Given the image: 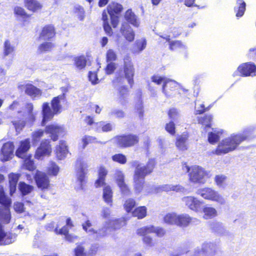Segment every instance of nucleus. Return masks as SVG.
Segmentation results:
<instances>
[{"mask_svg": "<svg viewBox=\"0 0 256 256\" xmlns=\"http://www.w3.org/2000/svg\"><path fill=\"white\" fill-rule=\"evenodd\" d=\"M124 77L127 80L128 83L130 86H132L134 84L133 78L134 74V68L132 62L131 61L130 58L128 56H126L124 59Z\"/></svg>", "mask_w": 256, "mask_h": 256, "instance_id": "nucleus-13", "label": "nucleus"}, {"mask_svg": "<svg viewBox=\"0 0 256 256\" xmlns=\"http://www.w3.org/2000/svg\"><path fill=\"white\" fill-rule=\"evenodd\" d=\"M196 194L206 200L215 202L220 204H224L226 202L224 198L218 192L210 188L199 189Z\"/></svg>", "mask_w": 256, "mask_h": 256, "instance_id": "nucleus-8", "label": "nucleus"}, {"mask_svg": "<svg viewBox=\"0 0 256 256\" xmlns=\"http://www.w3.org/2000/svg\"><path fill=\"white\" fill-rule=\"evenodd\" d=\"M103 189V198L104 201L108 204L112 202V192L110 186L104 184Z\"/></svg>", "mask_w": 256, "mask_h": 256, "instance_id": "nucleus-44", "label": "nucleus"}, {"mask_svg": "<svg viewBox=\"0 0 256 256\" xmlns=\"http://www.w3.org/2000/svg\"><path fill=\"white\" fill-rule=\"evenodd\" d=\"M216 246L211 242H204L201 248H197L194 252L196 256H214L216 252Z\"/></svg>", "mask_w": 256, "mask_h": 256, "instance_id": "nucleus-15", "label": "nucleus"}, {"mask_svg": "<svg viewBox=\"0 0 256 256\" xmlns=\"http://www.w3.org/2000/svg\"><path fill=\"white\" fill-rule=\"evenodd\" d=\"M160 37L166 40L169 42L170 49L172 50H178L180 52L185 51L186 48V46L180 40L170 41L169 36H160Z\"/></svg>", "mask_w": 256, "mask_h": 256, "instance_id": "nucleus-23", "label": "nucleus"}, {"mask_svg": "<svg viewBox=\"0 0 256 256\" xmlns=\"http://www.w3.org/2000/svg\"><path fill=\"white\" fill-rule=\"evenodd\" d=\"M142 94L140 92L138 96L137 97V102L135 104V108L138 112L139 116L142 117L144 114L143 110V102L141 98Z\"/></svg>", "mask_w": 256, "mask_h": 256, "instance_id": "nucleus-53", "label": "nucleus"}, {"mask_svg": "<svg viewBox=\"0 0 256 256\" xmlns=\"http://www.w3.org/2000/svg\"><path fill=\"white\" fill-rule=\"evenodd\" d=\"M106 58L107 62H112L116 60L117 56L114 50L109 49L106 53Z\"/></svg>", "mask_w": 256, "mask_h": 256, "instance_id": "nucleus-62", "label": "nucleus"}, {"mask_svg": "<svg viewBox=\"0 0 256 256\" xmlns=\"http://www.w3.org/2000/svg\"><path fill=\"white\" fill-rule=\"evenodd\" d=\"M146 208L145 206H139L134 210L132 215L138 217L139 219H142L146 216Z\"/></svg>", "mask_w": 256, "mask_h": 256, "instance_id": "nucleus-49", "label": "nucleus"}, {"mask_svg": "<svg viewBox=\"0 0 256 256\" xmlns=\"http://www.w3.org/2000/svg\"><path fill=\"white\" fill-rule=\"evenodd\" d=\"M178 214L175 212L166 214L164 217V221L166 224L171 225H176Z\"/></svg>", "mask_w": 256, "mask_h": 256, "instance_id": "nucleus-43", "label": "nucleus"}, {"mask_svg": "<svg viewBox=\"0 0 256 256\" xmlns=\"http://www.w3.org/2000/svg\"><path fill=\"white\" fill-rule=\"evenodd\" d=\"M82 142L84 148L88 144L96 142V138L94 136H85L82 138Z\"/></svg>", "mask_w": 256, "mask_h": 256, "instance_id": "nucleus-58", "label": "nucleus"}, {"mask_svg": "<svg viewBox=\"0 0 256 256\" xmlns=\"http://www.w3.org/2000/svg\"><path fill=\"white\" fill-rule=\"evenodd\" d=\"M114 127L113 124L104 121L96 122L94 124L96 130L98 132L101 131L103 132H110L112 130Z\"/></svg>", "mask_w": 256, "mask_h": 256, "instance_id": "nucleus-34", "label": "nucleus"}, {"mask_svg": "<svg viewBox=\"0 0 256 256\" xmlns=\"http://www.w3.org/2000/svg\"><path fill=\"white\" fill-rule=\"evenodd\" d=\"M192 220V218L188 214H178L176 226L186 227L190 224Z\"/></svg>", "mask_w": 256, "mask_h": 256, "instance_id": "nucleus-36", "label": "nucleus"}, {"mask_svg": "<svg viewBox=\"0 0 256 256\" xmlns=\"http://www.w3.org/2000/svg\"><path fill=\"white\" fill-rule=\"evenodd\" d=\"M256 74V66L252 62H246L240 64L234 72V76H254Z\"/></svg>", "mask_w": 256, "mask_h": 256, "instance_id": "nucleus-10", "label": "nucleus"}, {"mask_svg": "<svg viewBox=\"0 0 256 256\" xmlns=\"http://www.w3.org/2000/svg\"><path fill=\"white\" fill-rule=\"evenodd\" d=\"M226 176L223 174L216 175L214 178V180L219 187H224L226 184Z\"/></svg>", "mask_w": 256, "mask_h": 256, "instance_id": "nucleus-57", "label": "nucleus"}, {"mask_svg": "<svg viewBox=\"0 0 256 256\" xmlns=\"http://www.w3.org/2000/svg\"><path fill=\"white\" fill-rule=\"evenodd\" d=\"M30 140L28 138L22 140L20 143V146L16 151V156L19 158H22L25 153L30 148Z\"/></svg>", "mask_w": 256, "mask_h": 256, "instance_id": "nucleus-32", "label": "nucleus"}, {"mask_svg": "<svg viewBox=\"0 0 256 256\" xmlns=\"http://www.w3.org/2000/svg\"><path fill=\"white\" fill-rule=\"evenodd\" d=\"M19 189L22 195H26L32 192L34 187L30 185L27 184L24 182H20L18 186Z\"/></svg>", "mask_w": 256, "mask_h": 256, "instance_id": "nucleus-52", "label": "nucleus"}, {"mask_svg": "<svg viewBox=\"0 0 256 256\" xmlns=\"http://www.w3.org/2000/svg\"><path fill=\"white\" fill-rule=\"evenodd\" d=\"M75 12L80 20H83L85 17L84 9L80 6H78L75 7Z\"/></svg>", "mask_w": 256, "mask_h": 256, "instance_id": "nucleus-60", "label": "nucleus"}, {"mask_svg": "<svg viewBox=\"0 0 256 256\" xmlns=\"http://www.w3.org/2000/svg\"><path fill=\"white\" fill-rule=\"evenodd\" d=\"M254 130L252 127L248 128L242 133L232 134L219 142L214 154L221 155L232 152L244 140L250 136Z\"/></svg>", "mask_w": 256, "mask_h": 256, "instance_id": "nucleus-1", "label": "nucleus"}, {"mask_svg": "<svg viewBox=\"0 0 256 256\" xmlns=\"http://www.w3.org/2000/svg\"><path fill=\"white\" fill-rule=\"evenodd\" d=\"M124 18L128 22L136 28H138L140 25V19L132 10H128L126 12Z\"/></svg>", "mask_w": 256, "mask_h": 256, "instance_id": "nucleus-29", "label": "nucleus"}, {"mask_svg": "<svg viewBox=\"0 0 256 256\" xmlns=\"http://www.w3.org/2000/svg\"><path fill=\"white\" fill-rule=\"evenodd\" d=\"M116 143L122 148L130 147L138 142V136L134 134L118 136L114 138Z\"/></svg>", "mask_w": 256, "mask_h": 256, "instance_id": "nucleus-11", "label": "nucleus"}, {"mask_svg": "<svg viewBox=\"0 0 256 256\" xmlns=\"http://www.w3.org/2000/svg\"><path fill=\"white\" fill-rule=\"evenodd\" d=\"M148 234H146L144 235L138 234L140 236H142V240L148 246H154V242L152 238L148 236Z\"/></svg>", "mask_w": 256, "mask_h": 256, "instance_id": "nucleus-64", "label": "nucleus"}, {"mask_svg": "<svg viewBox=\"0 0 256 256\" xmlns=\"http://www.w3.org/2000/svg\"><path fill=\"white\" fill-rule=\"evenodd\" d=\"M24 167L30 171L33 170L35 169V166L33 160L29 158H26L24 160Z\"/></svg>", "mask_w": 256, "mask_h": 256, "instance_id": "nucleus-61", "label": "nucleus"}, {"mask_svg": "<svg viewBox=\"0 0 256 256\" xmlns=\"http://www.w3.org/2000/svg\"><path fill=\"white\" fill-rule=\"evenodd\" d=\"M26 108L28 112V116L21 114V112H18L19 116H22L21 120H14L12 121L13 124L16 130L18 132H20L24 128L26 121L32 122L35 120V114L32 112L34 108L33 104L32 103H28L26 105Z\"/></svg>", "mask_w": 256, "mask_h": 256, "instance_id": "nucleus-7", "label": "nucleus"}, {"mask_svg": "<svg viewBox=\"0 0 256 256\" xmlns=\"http://www.w3.org/2000/svg\"><path fill=\"white\" fill-rule=\"evenodd\" d=\"M102 19L104 22L103 26L106 33L109 36H111L113 33L111 26L108 23V16L106 12L104 10L102 14Z\"/></svg>", "mask_w": 256, "mask_h": 256, "instance_id": "nucleus-42", "label": "nucleus"}, {"mask_svg": "<svg viewBox=\"0 0 256 256\" xmlns=\"http://www.w3.org/2000/svg\"><path fill=\"white\" fill-rule=\"evenodd\" d=\"M14 51V46L10 43L9 40H6L4 44V54L8 56L12 54Z\"/></svg>", "mask_w": 256, "mask_h": 256, "instance_id": "nucleus-51", "label": "nucleus"}, {"mask_svg": "<svg viewBox=\"0 0 256 256\" xmlns=\"http://www.w3.org/2000/svg\"><path fill=\"white\" fill-rule=\"evenodd\" d=\"M55 31L53 26H44L40 34V38L42 40H49L54 37Z\"/></svg>", "mask_w": 256, "mask_h": 256, "instance_id": "nucleus-30", "label": "nucleus"}, {"mask_svg": "<svg viewBox=\"0 0 256 256\" xmlns=\"http://www.w3.org/2000/svg\"><path fill=\"white\" fill-rule=\"evenodd\" d=\"M125 224L126 221L124 218L110 220L108 222H106L101 228L96 231L91 228L92 224L89 220H88L82 224V228L88 233L96 234L97 237H101L106 236L111 231V230L120 228Z\"/></svg>", "mask_w": 256, "mask_h": 256, "instance_id": "nucleus-4", "label": "nucleus"}, {"mask_svg": "<svg viewBox=\"0 0 256 256\" xmlns=\"http://www.w3.org/2000/svg\"><path fill=\"white\" fill-rule=\"evenodd\" d=\"M54 47V44L51 42H45L39 46L38 50L40 52L50 50Z\"/></svg>", "mask_w": 256, "mask_h": 256, "instance_id": "nucleus-54", "label": "nucleus"}, {"mask_svg": "<svg viewBox=\"0 0 256 256\" xmlns=\"http://www.w3.org/2000/svg\"><path fill=\"white\" fill-rule=\"evenodd\" d=\"M107 12L109 15L119 16L123 10L122 6L116 2H112L107 6Z\"/></svg>", "mask_w": 256, "mask_h": 256, "instance_id": "nucleus-31", "label": "nucleus"}, {"mask_svg": "<svg viewBox=\"0 0 256 256\" xmlns=\"http://www.w3.org/2000/svg\"><path fill=\"white\" fill-rule=\"evenodd\" d=\"M187 139L188 137L186 135H182L177 138L176 145L178 150H187L188 146L186 144Z\"/></svg>", "mask_w": 256, "mask_h": 256, "instance_id": "nucleus-45", "label": "nucleus"}, {"mask_svg": "<svg viewBox=\"0 0 256 256\" xmlns=\"http://www.w3.org/2000/svg\"><path fill=\"white\" fill-rule=\"evenodd\" d=\"M68 146L65 141L60 140L59 144L56 147L55 153L58 159H64L68 154Z\"/></svg>", "mask_w": 256, "mask_h": 256, "instance_id": "nucleus-26", "label": "nucleus"}, {"mask_svg": "<svg viewBox=\"0 0 256 256\" xmlns=\"http://www.w3.org/2000/svg\"><path fill=\"white\" fill-rule=\"evenodd\" d=\"M4 176L0 174V184L4 180ZM11 204L10 198L6 197L3 187L0 184V220L4 223L8 224L10 220V214L9 206Z\"/></svg>", "mask_w": 256, "mask_h": 256, "instance_id": "nucleus-5", "label": "nucleus"}, {"mask_svg": "<svg viewBox=\"0 0 256 256\" xmlns=\"http://www.w3.org/2000/svg\"><path fill=\"white\" fill-rule=\"evenodd\" d=\"M223 133V130L220 128H212L208 133V141L211 144H214L219 140Z\"/></svg>", "mask_w": 256, "mask_h": 256, "instance_id": "nucleus-33", "label": "nucleus"}, {"mask_svg": "<svg viewBox=\"0 0 256 256\" xmlns=\"http://www.w3.org/2000/svg\"><path fill=\"white\" fill-rule=\"evenodd\" d=\"M152 233L156 234L158 236H162L165 234V230L162 228L153 226H144L138 228L136 230L137 234L144 235Z\"/></svg>", "mask_w": 256, "mask_h": 256, "instance_id": "nucleus-20", "label": "nucleus"}, {"mask_svg": "<svg viewBox=\"0 0 256 256\" xmlns=\"http://www.w3.org/2000/svg\"><path fill=\"white\" fill-rule=\"evenodd\" d=\"M170 190L176 191V192H182L184 194H187L186 190L180 184H164L156 188V192L161 191L169 192Z\"/></svg>", "mask_w": 256, "mask_h": 256, "instance_id": "nucleus-27", "label": "nucleus"}, {"mask_svg": "<svg viewBox=\"0 0 256 256\" xmlns=\"http://www.w3.org/2000/svg\"><path fill=\"white\" fill-rule=\"evenodd\" d=\"M74 65L77 69L82 70L86 66V60L84 56H77L74 58Z\"/></svg>", "mask_w": 256, "mask_h": 256, "instance_id": "nucleus-48", "label": "nucleus"}, {"mask_svg": "<svg viewBox=\"0 0 256 256\" xmlns=\"http://www.w3.org/2000/svg\"><path fill=\"white\" fill-rule=\"evenodd\" d=\"M188 176L190 182L199 184L206 183L207 180L210 176V172L198 166H192L191 171L190 172Z\"/></svg>", "mask_w": 256, "mask_h": 256, "instance_id": "nucleus-6", "label": "nucleus"}, {"mask_svg": "<svg viewBox=\"0 0 256 256\" xmlns=\"http://www.w3.org/2000/svg\"><path fill=\"white\" fill-rule=\"evenodd\" d=\"M73 226V224L71 219L68 218L66 221V226H63L61 229L58 230L57 228H56L55 231L56 233L65 236V239L70 242H74L78 239V236H74L68 233V229L72 228Z\"/></svg>", "mask_w": 256, "mask_h": 256, "instance_id": "nucleus-18", "label": "nucleus"}, {"mask_svg": "<svg viewBox=\"0 0 256 256\" xmlns=\"http://www.w3.org/2000/svg\"><path fill=\"white\" fill-rule=\"evenodd\" d=\"M60 172V167L54 162H50L47 167V172L50 176H56Z\"/></svg>", "mask_w": 256, "mask_h": 256, "instance_id": "nucleus-46", "label": "nucleus"}, {"mask_svg": "<svg viewBox=\"0 0 256 256\" xmlns=\"http://www.w3.org/2000/svg\"><path fill=\"white\" fill-rule=\"evenodd\" d=\"M120 32L122 35L126 38L128 42H132L134 38V32L133 29L127 22H123L122 24Z\"/></svg>", "mask_w": 256, "mask_h": 256, "instance_id": "nucleus-24", "label": "nucleus"}, {"mask_svg": "<svg viewBox=\"0 0 256 256\" xmlns=\"http://www.w3.org/2000/svg\"><path fill=\"white\" fill-rule=\"evenodd\" d=\"M35 180L38 188L42 190L48 188L50 181L47 176L41 172H37L35 175Z\"/></svg>", "mask_w": 256, "mask_h": 256, "instance_id": "nucleus-22", "label": "nucleus"}, {"mask_svg": "<svg viewBox=\"0 0 256 256\" xmlns=\"http://www.w3.org/2000/svg\"><path fill=\"white\" fill-rule=\"evenodd\" d=\"M238 6L235 7L236 16L241 17L243 16L246 10V3L242 0H237Z\"/></svg>", "mask_w": 256, "mask_h": 256, "instance_id": "nucleus-47", "label": "nucleus"}, {"mask_svg": "<svg viewBox=\"0 0 256 256\" xmlns=\"http://www.w3.org/2000/svg\"><path fill=\"white\" fill-rule=\"evenodd\" d=\"M108 171L105 168L100 166L98 170V178L95 182L96 188L103 186L104 184V178L107 174Z\"/></svg>", "mask_w": 256, "mask_h": 256, "instance_id": "nucleus-39", "label": "nucleus"}, {"mask_svg": "<svg viewBox=\"0 0 256 256\" xmlns=\"http://www.w3.org/2000/svg\"><path fill=\"white\" fill-rule=\"evenodd\" d=\"M210 228L212 231L220 234H225L226 232V228L219 222H213L210 224Z\"/></svg>", "mask_w": 256, "mask_h": 256, "instance_id": "nucleus-37", "label": "nucleus"}, {"mask_svg": "<svg viewBox=\"0 0 256 256\" xmlns=\"http://www.w3.org/2000/svg\"><path fill=\"white\" fill-rule=\"evenodd\" d=\"M132 165L135 168L134 176L135 190L140 193L143 188L145 176L151 173L154 168L155 160L154 159L149 160L146 166L135 160L132 162Z\"/></svg>", "mask_w": 256, "mask_h": 256, "instance_id": "nucleus-2", "label": "nucleus"}, {"mask_svg": "<svg viewBox=\"0 0 256 256\" xmlns=\"http://www.w3.org/2000/svg\"><path fill=\"white\" fill-rule=\"evenodd\" d=\"M151 80L152 82L158 85L162 84V92L165 96L171 94V92L168 90V87L174 88L178 86L177 82L176 81L168 79L158 74L152 76Z\"/></svg>", "mask_w": 256, "mask_h": 256, "instance_id": "nucleus-9", "label": "nucleus"}, {"mask_svg": "<svg viewBox=\"0 0 256 256\" xmlns=\"http://www.w3.org/2000/svg\"><path fill=\"white\" fill-rule=\"evenodd\" d=\"M212 116L211 114H206L204 116L198 118V123L200 124L204 128L211 126Z\"/></svg>", "mask_w": 256, "mask_h": 256, "instance_id": "nucleus-40", "label": "nucleus"}, {"mask_svg": "<svg viewBox=\"0 0 256 256\" xmlns=\"http://www.w3.org/2000/svg\"><path fill=\"white\" fill-rule=\"evenodd\" d=\"M16 235L15 234L6 232L0 224V245L10 244L16 240Z\"/></svg>", "mask_w": 256, "mask_h": 256, "instance_id": "nucleus-21", "label": "nucleus"}, {"mask_svg": "<svg viewBox=\"0 0 256 256\" xmlns=\"http://www.w3.org/2000/svg\"><path fill=\"white\" fill-rule=\"evenodd\" d=\"M66 103L64 94L53 98L51 102V108L48 103L44 102L42 105V124L44 126L52 118L54 114H60L62 110V105Z\"/></svg>", "mask_w": 256, "mask_h": 256, "instance_id": "nucleus-3", "label": "nucleus"}, {"mask_svg": "<svg viewBox=\"0 0 256 256\" xmlns=\"http://www.w3.org/2000/svg\"><path fill=\"white\" fill-rule=\"evenodd\" d=\"M19 87L21 89H22L23 87L25 90L26 94L30 96L32 98L38 97L42 94L41 91L40 89L31 84H27L25 85H20Z\"/></svg>", "mask_w": 256, "mask_h": 256, "instance_id": "nucleus-28", "label": "nucleus"}, {"mask_svg": "<svg viewBox=\"0 0 256 256\" xmlns=\"http://www.w3.org/2000/svg\"><path fill=\"white\" fill-rule=\"evenodd\" d=\"M45 131L47 134H49L51 140L53 141L57 140L58 136L64 132V128L57 124H52L46 126Z\"/></svg>", "mask_w": 256, "mask_h": 256, "instance_id": "nucleus-17", "label": "nucleus"}, {"mask_svg": "<svg viewBox=\"0 0 256 256\" xmlns=\"http://www.w3.org/2000/svg\"><path fill=\"white\" fill-rule=\"evenodd\" d=\"M18 178L19 175L18 174L12 173L8 175L10 192L11 196H12L16 192Z\"/></svg>", "mask_w": 256, "mask_h": 256, "instance_id": "nucleus-35", "label": "nucleus"}, {"mask_svg": "<svg viewBox=\"0 0 256 256\" xmlns=\"http://www.w3.org/2000/svg\"><path fill=\"white\" fill-rule=\"evenodd\" d=\"M50 142L48 140H42L40 146L36 150L34 158L38 160H42L45 156H48L52 152Z\"/></svg>", "mask_w": 256, "mask_h": 256, "instance_id": "nucleus-12", "label": "nucleus"}, {"mask_svg": "<svg viewBox=\"0 0 256 256\" xmlns=\"http://www.w3.org/2000/svg\"><path fill=\"white\" fill-rule=\"evenodd\" d=\"M202 212L204 214L203 218L206 220L214 218L218 214V212L216 208L208 206H204L202 208Z\"/></svg>", "mask_w": 256, "mask_h": 256, "instance_id": "nucleus-38", "label": "nucleus"}, {"mask_svg": "<svg viewBox=\"0 0 256 256\" xmlns=\"http://www.w3.org/2000/svg\"><path fill=\"white\" fill-rule=\"evenodd\" d=\"M112 158L114 162L122 164H126L127 160L126 156L122 154H116L112 156Z\"/></svg>", "mask_w": 256, "mask_h": 256, "instance_id": "nucleus-56", "label": "nucleus"}, {"mask_svg": "<svg viewBox=\"0 0 256 256\" xmlns=\"http://www.w3.org/2000/svg\"><path fill=\"white\" fill-rule=\"evenodd\" d=\"M118 90V102L122 106H125L128 103L129 94L126 86H121L117 88Z\"/></svg>", "mask_w": 256, "mask_h": 256, "instance_id": "nucleus-25", "label": "nucleus"}, {"mask_svg": "<svg viewBox=\"0 0 256 256\" xmlns=\"http://www.w3.org/2000/svg\"><path fill=\"white\" fill-rule=\"evenodd\" d=\"M146 46V40L144 38H142L136 42V46L139 52L144 50Z\"/></svg>", "mask_w": 256, "mask_h": 256, "instance_id": "nucleus-63", "label": "nucleus"}, {"mask_svg": "<svg viewBox=\"0 0 256 256\" xmlns=\"http://www.w3.org/2000/svg\"><path fill=\"white\" fill-rule=\"evenodd\" d=\"M182 202L190 210L196 212H200L202 209L203 201L192 196H186L182 198Z\"/></svg>", "mask_w": 256, "mask_h": 256, "instance_id": "nucleus-16", "label": "nucleus"}, {"mask_svg": "<svg viewBox=\"0 0 256 256\" xmlns=\"http://www.w3.org/2000/svg\"><path fill=\"white\" fill-rule=\"evenodd\" d=\"M206 110L204 106L200 100H196L195 102V114H202Z\"/></svg>", "mask_w": 256, "mask_h": 256, "instance_id": "nucleus-55", "label": "nucleus"}, {"mask_svg": "<svg viewBox=\"0 0 256 256\" xmlns=\"http://www.w3.org/2000/svg\"><path fill=\"white\" fill-rule=\"evenodd\" d=\"M24 3L27 8L32 12H36L42 8V5L37 0H24Z\"/></svg>", "mask_w": 256, "mask_h": 256, "instance_id": "nucleus-41", "label": "nucleus"}, {"mask_svg": "<svg viewBox=\"0 0 256 256\" xmlns=\"http://www.w3.org/2000/svg\"><path fill=\"white\" fill-rule=\"evenodd\" d=\"M14 145L12 142L5 143L2 148L0 160L4 162L10 160L14 156Z\"/></svg>", "mask_w": 256, "mask_h": 256, "instance_id": "nucleus-19", "label": "nucleus"}, {"mask_svg": "<svg viewBox=\"0 0 256 256\" xmlns=\"http://www.w3.org/2000/svg\"><path fill=\"white\" fill-rule=\"evenodd\" d=\"M44 130H38L34 131L32 134V142L33 145H36L40 142L41 138L44 136Z\"/></svg>", "mask_w": 256, "mask_h": 256, "instance_id": "nucleus-50", "label": "nucleus"}, {"mask_svg": "<svg viewBox=\"0 0 256 256\" xmlns=\"http://www.w3.org/2000/svg\"><path fill=\"white\" fill-rule=\"evenodd\" d=\"M88 165L84 161H80L79 168L77 172V181L76 188L78 190H82L86 181V174L87 172Z\"/></svg>", "mask_w": 256, "mask_h": 256, "instance_id": "nucleus-14", "label": "nucleus"}, {"mask_svg": "<svg viewBox=\"0 0 256 256\" xmlns=\"http://www.w3.org/2000/svg\"><path fill=\"white\" fill-rule=\"evenodd\" d=\"M136 205V202L132 198L128 199L124 204V208L127 212H130Z\"/></svg>", "mask_w": 256, "mask_h": 256, "instance_id": "nucleus-59", "label": "nucleus"}]
</instances>
